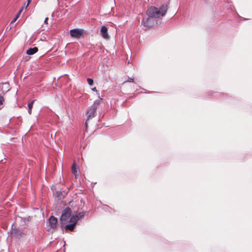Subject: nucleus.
<instances>
[{
    "label": "nucleus",
    "mask_w": 252,
    "mask_h": 252,
    "mask_svg": "<svg viewBox=\"0 0 252 252\" xmlns=\"http://www.w3.org/2000/svg\"><path fill=\"white\" fill-rule=\"evenodd\" d=\"M107 28L106 26H102L100 29V33L102 37L105 39H108L109 38V35L107 32Z\"/></svg>",
    "instance_id": "obj_8"
},
{
    "label": "nucleus",
    "mask_w": 252,
    "mask_h": 252,
    "mask_svg": "<svg viewBox=\"0 0 252 252\" xmlns=\"http://www.w3.org/2000/svg\"><path fill=\"white\" fill-rule=\"evenodd\" d=\"M38 51L37 47L30 48L27 50V54L29 55H32L36 53Z\"/></svg>",
    "instance_id": "obj_12"
},
{
    "label": "nucleus",
    "mask_w": 252,
    "mask_h": 252,
    "mask_svg": "<svg viewBox=\"0 0 252 252\" xmlns=\"http://www.w3.org/2000/svg\"><path fill=\"white\" fill-rule=\"evenodd\" d=\"M147 16L148 17L146 18H144L143 19L141 23L145 29L153 27L157 24V20L156 19L150 17L148 16Z\"/></svg>",
    "instance_id": "obj_4"
},
{
    "label": "nucleus",
    "mask_w": 252,
    "mask_h": 252,
    "mask_svg": "<svg viewBox=\"0 0 252 252\" xmlns=\"http://www.w3.org/2000/svg\"><path fill=\"white\" fill-rule=\"evenodd\" d=\"M32 109H29V110H28V113H29L30 115H31V114H32Z\"/></svg>",
    "instance_id": "obj_21"
},
{
    "label": "nucleus",
    "mask_w": 252,
    "mask_h": 252,
    "mask_svg": "<svg viewBox=\"0 0 252 252\" xmlns=\"http://www.w3.org/2000/svg\"><path fill=\"white\" fill-rule=\"evenodd\" d=\"M9 30V28H8V27H7V29H6V30Z\"/></svg>",
    "instance_id": "obj_24"
},
{
    "label": "nucleus",
    "mask_w": 252,
    "mask_h": 252,
    "mask_svg": "<svg viewBox=\"0 0 252 252\" xmlns=\"http://www.w3.org/2000/svg\"><path fill=\"white\" fill-rule=\"evenodd\" d=\"M71 223L70 224H65L64 225V228H65V230L66 231H73L76 226V223L74 222V221H72L71 222Z\"/></svg>",
    "instance_id": "obj_9"
},
{
    "label": "nucleus",
    "mask_w": 252,
    "mask_h": 252,
    "mask_svg": "<svg viewBox=\"0 0 252 252\" xmlns=\"http://www.w3.org/2000/svg\"><path fill=\"white\" fill-rule=\"evenodd\" d=\"M32 0H28V3L27 7L28 6V5L30 4V3L31 2Z\"/></svg>",
    "instance_id": "obj_22"
},
{
    "label": "nucleus",
    "mask_w": 252,
    "mask_h": 252,
    "mask_svg": "<svg viewBox=\"0 0 252 252\" xmlns=\"http://www.w3.org/2000/svg\"><path fill=\"white\" fill-rule=\"evenodd\" d=\"M102 100V98H100V96L98 97V99H96L94 103L91 105L90 108L87 111V115L88 118L86 121L85 126L87 128L88 126V121L89 119H92L96 115V112L97 106L100 104Z\"/></svg>",
    "instance_id": "obj_2"
},
{
    "label": "nucleus",
    "mask_w": 252,
    "mask_h": 252,
    "mask_svg": "<svg viewBox=\"0 0 252 252\" xmlns=\"http://www.w3.org/2000/svg\"><path fill=\"white\" fill-rule=\"evenodd\" d=\"M3 101H4L3 97L0 94V105L2 104V102H3Z\"/></svg>",
    "instance_id": "obj_17"
},
{
    "label": "nucleus",
    "mask_w": 252,
    "mask_h": 252,
    "mask_svg": "<svg viewBox=\"0 0 252 252\" xmlns=\"http://www.w3.org/2000/svg\"><path fill=\"white\" fill-rule=\"evenodd\" d=\"M60 221L61 227H64L67 222L72 221L71 210L69 207H66L63 210Z\"/></svg>",
    "instance_id": "obj_3"
},
{
    "label": "nucleus",
    "mask_w": 252,
    "mask_h": 252,
    "mask_svg": "<svg viewBox=\"0 0 252 252\" xmlns=\"http://www.w3.org/2000/svg\"><path fill=\"white\" fill-rule=\"evenodd\" d=\"M108 208H109V207H108V206H107V205H105V206H104V208H103V209H104L105 211L107 210V209H108Z\"/></svg>",
    "instance_id": "obj_19"
},
{
    "label": "nucleus",
    "mask_w": 252,
    "mask_h": 252,
    "mask_svg": "<svg viewBox=\"0 0 252 252\" xmlns=\"http://www.w3.org/2000/svg\"><path fill=\"white\" fill-rule=\"evenodd\" d=\"M168 9V4L164 3L161 4L159 8L155 6H150L147 10V15L156 19L165 15Z\"/></svg>",
    "instance_id": "obj_1"
},
{
    "label": "nucleus",
    "mask_w": 252,
    "mask_h": 252,
    "mask_svg": "<svg viewBox=\"0 0 252 252\" xmlns=\"http://www.w3.org/2000/svg\"><path fill=\"white\" fill-rule=\"evenodd\" d=\"M49 225L51 228L55 229L57 227L58 220L56 218L53 216H51L48 219Z\"/></svg>",
    "instance_id": "obj_6"
},
{
    "label": "nucleus",
    "mask_w": 252,
    "mask_h": 252,
    "mask_svg": "<svg viewBox=\"0 0 252 252\" xmlns=\"http://www.w3.org/2000/svg\"><path fill=\"white\" fill-rule=\"evenodd\" d=\"M11 29V27H10V28H9V30H10V29Z\"/></svg>",
    "instance_id": "obj_25"
},
{
    "label": "nucleus",
    "mask_w": 252,
    "mask_h": 252,
    "mask_svg": "<svg viewBox=\"0 0 252 252\" xmlns=\"http://www.w3.org/2000/svg\"><path fill=\"white\" fill-rule=\"evenodd\" d=\"M85 215L84 212H79L78 214H76L75 215H73L72 216L73 221L76 223V222L79 220L81 218L84 217Z\"/></svg>",
    "instance_id": "obj_10"
},
{
    "label": "nucleus",
    "mask_w": 252,
    "mask_h": 252,
    "mask_svg": "<svg viewBox=\"0 0 252 252\" xmlns=\"http://www.w3.org/2000/svg\"><path fill=\"white\" fill-rule=\"evenodd\" d=\"M77 169L78 167L75 164V163H74L72 165L71 170L72 173L75 175V178H76L77 176Z\"/></svg>",
    "instance_id": "obj_13"
},
{
    "label": "nucleus",
    "mask_w": 252,
    "mask_h": 252,
    "mask_svg": "<svg viewBox=\"0 0 252 252\" xmlns=\"http://www.w3.org/2000/svg\"><path fill=\"white\" fill-rule=\"evenodd\" d=\"M11 233L14 235H21V232L19 228H16L14 224H12L11 226Z\"/></svg>",
    "instance_id": "obj_11"
},
{
    "label": "nucleus",
    "mask_w": 252,
    "mask_h": 252,
    "mask_svg": "<svg viewBox=\"0 0 252 252\" xmlns=\"http://www.w3.org/2000/svg\"><path fill=\"white\" fill-rule=\"evenodd\" d=\"M48 17H46V18L45 19V20H44V24H47V21H48Z\"/></svg>",
    "instance_id": "obj_18"
},
{
    "label": "nucleus",
    "mask_w": 252,
    "mask_h": 252,
    "mask_svg": "<svg viewBox=\"0 0 252 252\" xmlns=\"http://www.w3.org/2000/svg\"><path fill=\"white\" fill-rule=\"evenodd\" d=\"M23 8L22 7V8H21V9L19 11V12H18V13L16 15L15 18L12 20V21L10 23V24H13L16 20L17 19L19 18V16H20V13H21V12L23 10Z\"/></svg>",
    "instance_id": "obj_14"
},
{
    "label": "nucleus",
    "mask_w": 252,
    "mask_h": 252,
    "mask_svg": "<svg viewBox=\"0 0 252 252\" xmlns=\"http://www.w3.org/2000/svg\"><path fill=\"white\" fill-rule=\"evenodd\" d=\"M9 90V84L7 83L0 84V94H4Z\"/></svg>",
    "instance_id": "obj_7"
},
{
    "label": "nucleus",
    "mask_w": 252,
    "mask_h": 252,
    "mask_svg": "<svg viewBox=\"0 0 252 252\" xmlns=\"http://www.w3.org/2000/svg\"><path fill=\"white\" fill-rule=\"evenodd\" d=\"M87 82L90 86H92L94 84V80L91 78H88Z\"/></svg>",
    "instance_id": "obj_16"
},
{
    "label": "nucleus",
    "mask_w": 252,
    "mask_h": 252,
    "mask_svg": "<svg viewBox=\"0 0 252 252\" xmlns=\"http://www.w3.org/2000/svg\"><path fill=\"white\" fill-rule=\"evenodd\" d=\"M9 30V28H8V27H7V29H6V30Z\"/></svg>",
    "instance_id": "obj_26"
},
{
    "label": "nucleus",
    "mask_w": 252,
    "mask_h": 252,
    "mask_svg": "<svg viewBox=\"0 0 252 252\" xmlns=\"http://www.w3.org/2000/svg\"><path fill=\"white\" fill-rule=\"evenodd\" d=\"M70 34L72 37L80 38L83 35L82 30L78 29H74L70 30L69 31Z\"/></svg>",
    "instance_id": "obj_5"
},
{
    "label": "nucleus",
    "mask_w": 252,
    "mask_h": 252,
    "mask_svg": "<svg viewBox=\"0 0 252 252\" xmlns=\"http://www.w3.org/2000/svg\"><path fill=\"white\" fill-rule=\"evenodd\" d=\"M92 90L93 91H94V92H97V90H96V88L95 87H94V88H92Z\"/></svg>",
    "instance_id": "obj_20"
},
{
    "label": "nucleus",
    "mask_w": 252,
    "mask_h": 252,
    "mask_svg": "<svg viewBox=\"0 0 252 252\" xmlns=\"http://www.w3.org/2000/svg\"><path fill=\"white\" fill-rule=\"evenodd\" d=\"M130 82H131H131H133V78H131V79H130Z\"/></svg>",
    "instance_id": "obj_23"
},
{
    "label": "nucleus",
    "mask_w": 252,
    "mask_h": 252,
    "mask_svg": "<svg viewBox=\"0 0 252 252\" xmlns=\"http://www.w3.org/2000/svg\"><path fill=\"white\" fill-rule=\"evenodd\" d=\"M34 101L35 100H33L32 101L28 103V107L29 109H32Z\"/></svg>",
    "instance_id": "obj_15"
}]
</instances>
